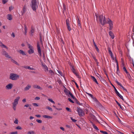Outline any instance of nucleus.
Wrapping results in <instances>:
<instances>
[{
    "label": "nucleus",
    "instance_id": "1",
    "mask_svg": "<svg viewBox=\"0 0 134 134\" xmlns=\"http://www.w3.org/2000/svg\"><path fill=\"white\" fill-rule=\"evenodd\" d=\"M19 77V76L15 74L10 73L9 75V79L12 80H16Z\"/></svg>",
    "mask_w": 134,
    "mask_h": 134
},
{
    "label": "nucleus",
    "instance_id": "2",
    "mask_svg": "<svg viewBox=\"0 0 134 134\" xmlns=\"http://www.w3.org/2000/svg\"><path fill=\"white\" fill-rule=\"evenodd\" d=\"M36 0H32L31 2V8L34 11L36 10Z\"/></svg>",
    "mask_w": 134,
    "mask_h": 134
},
{
    "label": "nucleus",
    "instance_id": "3",
    "mask_svg": "<svg viewBox=\"0 0 134 134\" xmlns=\"http://www.w3.org/2000/svg\"><path fill=\"white\" fill-rule=\"evenodd\" d=\"M77 111L78 112V114L80 117L83 116L85 115V114L82 109L78 107H77Z\"/></svg>",
    "mask_w": 134,
    "mask_h": 134
},
{
    "label": "nucleus",
    "instance_id": "4",
    "mask_svg": "<svg viewBox=\"0 0 134 134\" xmlns=\"http://www.w3.org/2000/svg\"><path fill=\"white\" fill-rule=\"evenodd\" d=\"M66 23L68 29L69 31H70L71 29L69 25V18L66 19Z\"/></svg>",
    "mask_w": 134,
    "mask_h": 134
},
{
    "label": "nucleus",
    "instance_id": "5",
    "mask_svg": "<svg viewBox=\"0 0 134 134\" xmlns=\"http://www.w3.org/2000/svg\"><path fill=\"white\" fill-rule=\"evenodd\" d=\"M89 115L90 116L92 119L93 120L99 122V121L96 118V116H94L93 114L92 113H90L89 114Z\"/></svg>",
    "mask_w": 134,
    "mask_h": 134
},
{
    "label": "nucleus",
    "instance_id": "6",
    "mask_svg": "<svg viewBox=\"0 0 134 134\" xmlns=\"http://www.w3.org/2000/svg\"><path fill=\"white\" fill-rule=\"evenodd\" d=\"M27 9L26 4H25L22 10L21 11V15H23L25 13Z\"/></svg>",
    "mask_w": 134,
    "mask_h": 134
},
{
    "label": "nucleus",
    "instance_id": "7",
    "mask_svg": "<svg viewBox=\"0 0 134 134\" xmlns=\"http://www.w3.org/2000/svg\"><path fill=\"white\" fill-rule=\"evenodd\" d=\"M20 97H18L14 100V102L13 103V105H16L18 104V102L19 99Z\"/></svg>",
    "mask_w": 134,
    "mask_h": 134
},
{
    "label": "nucleus",
    "instance_id": "8",
    "mask_svg": "<svg viewBox=\"0 0 134 134\" xmlns=\"http://www.w3.org/2000/svg\"><path fill=\"white\" fill-rule=\"evenodd\" d=\"M107 23L109 25V30H111L113 27V24L112 21H110V22H107Z\"/></svg>",
    "mask_w": 134,
    "mask_h": 134
},
{
    "label": "nucleus",
    "instance_id": "9",
    "mask_svg": "<svg viewBox=\"0 0 134 134\" xmlns=\"http://www.w3.org/2000/svg\"><path fill=\"white\" fill-rule=\"evenodd\" d=\"M13 87V85L12 83H9L6 86V88L8 90L11 89Z\"/></svg>",
    "mask_w": 134,
    "mask_h": 134
},
{
    "label": "nucleus",
    "instance_id": "10",
    "mask_svg": "<svg viewBox=\"0 0 134 134\" xmlns=\"http://www.w3.org/2000/svg\"><path fill=\"white\" fill-rule=\"evenodd\" d=\"M37 51L38 53H42L41 50V49L40 45L38 42L37 43Z\"/></svg>",
    "mask_w": 134,
    "mask_h": 134
},
{
    "label": "nucleus",
    "instance_id": "11",
    "mask_svg": "<svg viewBox=\"0 0 134 134\" xmlns=\"http://www.w3.org/2000/svg\"><path fill=\"white\" fill-rule=\"evenodd\" d=\"M109 35L111 37L112 39H114L115 37V36L112 32L111 31H110L109 32Z\"/></svg>",
    "mask_w": 134,
    "mask_h": 134
},
{
    "label": "nucleus",
    "instance_id": "12",
    "mask_svg": "<svg viewBox=\"0 0 134 134\" xmlns=\"http://www.w3.org/2000/svg\"><path fill=\"white\" fill-rule=\"evenodd\" d=\"M93 44L95 48L97 51V52H99V49L98 48V47L96 45V44L95 42H94V40H93Z\"/></svg>",
    "mask_w": 134,
    "mask_h": 134
},
{
    "label": "nucleus",
    "instance_id": "13",
    "mask_svg": "<svg viewBox=\"0 0 134 134\" xmlns=\"http://www.w3.org/2000/svg\"><path fill=\"white\" fill-rule=\"evenodd\" d=\"M18 52L20 53V54H21L23 55H26V54L23 50H19Z\"/></svg>",
    "mask_w": 134,
    "mask_h": 134
},
{
    "label": "nucleus",
    "instance_id": "14",
    "mask_svg": "<svg viewBox=\"0 0 134 134\" xmlns=\"http://www.w3.org/2000/svg\"><path fill=\"white\" fill-rule=\"evenodd\" d=\"M91 77L92 79V80H93L97 84H98V83L97 80V79L94 76H91Z\"/></svg>",
    "mask_w": 134,
    "mask_h": 134
},
{
    "label": "nucleus",
    "instance_id": "15",
    "mask_svg": "<svg viewBox=\"0 0 134 134\" xmlns=\"http://www.w3.org/2000/svg\"><path fill=\"white\" fill-rule=\"evenodd\" d=\"M28 52L29 54H31L34 53V50L33 49V48L30 49L28 51Z\"/></svg>",
    "mask_w": 134,
    "mask_h": 134
},
{
    "label": "nucleus",
    "instance_id": "16",
    "mask_svg": "<svg viewBox=\"0 0 134 134\" xmlns=\"http://www.w3.org/2000/svg\"><path fill=\"white\" fill-rule=\"evenodd\" d=\"M103 18V15H100L99 16V21L101 24L102 25V20Z\"/></svg>",
    "mask_w": 134,
    "mask_h": 134
},
{
    "label": "nucleus",
    "instance_id": "17",
    "mask_svg": "<svg viewBox=\"0 0 134 134\" xmlns=\"http://www.w3.org/2000/svg\"><path fill=\"white\" fill-rule=\"evenodd\" d=\"M64 88L65 89L64 90V92L65 93L66 95H68V92L69 91L65 87H64Z\"/></svg>",
    "mask_w": 134,
    "mask_h": 134
},
{
    "label": "nucleus",
    "instance_id": "18",
    "mask_svg": "<svg viewBox=\"0 0 134 134\" xmlns=\"http://www.w3.org/2000/svg\"><path fill=\"white\" fill-rule=\"evenodd\" d=\"M107 23V21L106 20V19L105 16H104L103 22H102V25L103 26L105 24Z\"/></svg>",
    "mask_w": 134,
    "mask_h": 134
},
{
    "label": "nucleus",
    "instance_id": "19",
    "mask_svg": "<svg viewBox=\"0 0 134 134\" xmlns=\"http://www.w3.org/2000/svg\"><path fill=\"white\" fill-rule=\"evenodd\" d=\"M70 67H71L72 68L71 69V70L72 72L73 73V72H75V69L74 68V66L72 65L71 64H70Z\"/></svg>",
    "mask_w": 134,
    "mask_h": 134
},
{
    "label": "nucleus",
    "instance_id": "20",
    "mask_svg": "<svg viewBox=\"0 0 134 134\" xmlns=\"http://www.w3.org/2000/svg\"><path fill=\"white\" fill-rule=\"evenodd\" d=\"M99 76L100 77V78H99V79H100V81L103 83H106V82L105 80L104 79L102 78L100 75H99Z\"/></svg>",
    "mask_w": 134,
    "mask_h": 134
},
{
    "label": "nucleus",
    "instance_id": "21",
    "mask_svg": "<svg viewBox=\"0 0 134 134\" xmlns=\"http://www.w3.org/2000/svg\"><path fill=\"white\" fill-rule=\"evenodd\" d=\"M7 19L9 20H11L12 19V15L10 14H8L7 15Z\"/></svg>",
    "mask_w": 134,
    "mask_h": 134
},
{
    "label": "nucleus",
    "instance_id": "22",
    "mask_svg": "<svg viewBox=\"0 0 134 134\" xmlns=\"http://www.w3.org/2000/svg\"><path fill=\"white\" fill-rule=\"evenodd\" d=\"M31 87V86L30 85H28L26 87L24 88V90L25 91H27L29 90V88Z\"/></svg>",
    "mask_w": 134,
    "mask_h": 134
},
{
    "label": "nucleus",
    "instance_id": "23",
    "mask_svg": "<svg viewBox=\"0 0 134 134\" xmlns=\"http://www.w3.org/2000/svg\"><path fill=\"white\" fill-rule=\"evenodd\" d=\"M74 100L75 101V102L77 104L79 105H83L82 103H80L79 102L76 98Z\"/></svg>",
    "mask_w": 134,
    "mask_h": 134
},
{
    "label": "nucleus",
    "instance_id": "24",
    "mask_svg": "<svg viewBox=\"0 0 134 134\" xmlns=\"http://www.w3.org/2000/svg\"><path fill=\"white\" fill-rule=\"evenodd\" d=\"M43 117L44 118H47L48 119H52V116L46 115H43Z\"/></svg>",
    "mask_w": 134,
    "mask_h": 134
},
{
    "label": "nucleus",
    "instance_id": "25",
    "mask_svg": "<svg viewBox=\"0 0 134 134\" xmlns=\"http://www.w3.org/2000/svg\"><path fill=\"white\" fill-rule=\"evenodd\" d=\"M116 82L117 83V84L119 85L120 87H121L123 89L124 87L117 80H115Z\"/></svg>",
    "mask_w": 134,
    "mask_h": 134
},
{
    "label": "nucleus",
    "instance_id": "26",
    "mask_svg": "<svg viewBox=\"0 0 134 134\" xmlns=\"http://www.w3.org/2000/svg\"><path fill=\"white\" fill-rule=\"evenodd\" d=\"M24 30H25L24 34L25 35H26V33H27V27L25 24H24Z\"/></svg>",
    "mask_w": 134,
    "mask_h": 134
},
{
    "label": "nucleus",
    "instance_id": "27",
    "mask_svg": "<svg viewBox=\"0 0 134 134\" xmlns=\"http://www.w3.org/2000/svg\"><path fill=\"white\" fill-rule=\"evenodd\" d=\"M11 61L12 62H13V63H14L16 65L19 66V64L15 60H14L13 59H11Z\"/></svg>",
    "mask_w": 134,
    "mask_h": 134
},
{
    "label": "nucleus",
    "instance_id": "28",
    "mask_svg": "<svg viewBox=\"0 0 134 134\" xmlns=\"http://www.w3.org/2000/svg\"><path fill=\"white\" fill-rule=\"evenodd\" d=\"M40 40L41 44H42V34L41 33L40 34Z\"/></svg>",
    "mask_w": 134,
    "mask_h": 134
},
{
    "label": "nucleus",
    "instance_id": "29",
    "mask_svg": "<svg viewBox=\"0 0 134 134\" xmlns=\"http://www.w3.org/2000/svg\"><path fill=\"white\" fill-rule=\"evenodd\" d=\"M127 116L129 117H132L133 116V115L131 114L130 112H127Z\"/></svg>",
    "mask_w": 134,
    "mask_h": 134
},
{
    "label": "nucleus",
    "instance_id": "30",
    "mask_svg": "<svg viewBox=\"0 0 134 134\" xmlns=\"http://www.w3.org/2000/svg\"><path fill=\"white\" fill-rule=\"evenodd\" d=\"M115 102L120 107V108L122 110H124V109L122 108L120 104L116 100H115Z\"/></svg>",
    "mask_w": 134,
    "mask_h": 134
},
{
    "label": "nucleus",
    "instance_id": "31",
    "mask_svg": "<svg viewBox=\"0 0 134 134\" xmlns=\"http://www.w3.org/2000/svg\"><path fill=\"white\" fill-rule=\"evenodd\" d=\"M7 52L4 50V49H3L2 50V52L1 53V54L2 55H5Z\"/></svg>",
    "mask_w": 134,
    "mask_h": 134
},
{
    "label": "nucleus",
    "instance_id": "32",
    "mask_svg": "<svg viewBox=\"0 0 134 134\" xmlns=\"http://www.w3.org/2000/svg\"><path fill=\"white\" fill-rule=\"evenodd\" d=\"M0 46L2 48H6L7 49H8V47L3 44L0 45Z\"/></svg>",
    "mask_w": 134,
    "mask_h": 134
},
{
    "label": "nucleus",
    "instance_id": "33",
    "mask_svg": "<svg viewBox=\"0 0 134 134\" xmlns=\"http://www.w3.org/2000/svg\"><path fill=\"white\" fill-rule=\"evenodd\" d=\"M34 88H37L40 89H41V87L37 85H34Z\"/></svg>",
    "mask_w": 134,
    "mask_h": 134
},
{
    "label": "nucleus",
    "instance_id": "34",
    "mask_svg": "<svg viewBox=\"0 0 134 134\" xmlns=\"http://www.w3.org/2000/svg\"><path fill=\"white\" fill-rule=\"evenodd\" d=\"M93 124V127L97 131H98L99 130V129H98V128L96 126L95 124Z\"/></svg>",
    "mask_w": 134,
    "mask_h": 134
},
{
    "label": "nucleus",
    "instance_id": "35",
    "mask_svg": "<svg viewBox=\"0 0 134 134\" xmlns=\"http://www.w3.org/2000/svg\"><path fill=\"white\" fill-rule=\"evenodd\" d=\"M5 56L6 58H8L9 59L12 58V57L9 55L8 53H7L6 54H5Z\"/></svg>",
    "mask_w": 134,
    "mask_h": 134
},
{
    "label": "nucleus",
    "instance_id": "36",
    "mask_svg": "<svg viewBox=\"0 0 134 134\" xmlns=\"http://www.w3.org/2000/svg\"><path fill=\"white\" fill-rule=\"evenodd\" d=\"M73 73L78 78L80 79L81 77L79 76V74L77 72H73Z\"/></svg>",
    "mask_w": 134,
    "mask_h": 134
},
{
    "label": "nucleus",
    "instance_id": "37",
    "mask_svg": "<svg viewBox=\"0 0 134 134\" xmlns=\"http://www.w3.org/2000/svg\"><path fill=\"white\" fill-rule=\"evenodd\" d=\"M43 68L46 70H48V68L46 65L44 64V65L42 66Z\"/></svg>",
    "mask_w": 134,
    "mask_h": 134
},
{
    "label": "nucleus",
    "instance_id": "38",
    "mask_svg": "<svg viewBox=\"0 0 134 134\" xmlns=\"http://www.w3.org/2000/svg\"><path fill=\"white\" fill-rule=\"evenodd\" d=\"M123 69L125 72L126 74H128V73L129 72L127 71V70L126 69V68L125 66H124L123 67Z\"/></svg>",
    "mask_w": 134,
    "mask_h": 134
},
{
    "label": "nucleus",
    "instance_id": "39",
    "mask_svg": "<svg viewBox=\"0 0 134 134\" xmlns=\"http://www.w3.org/2000/svg\"><path fill=\"white\" fill-rule=\"evenodd\" d=\"M63 13H64V11L66 10V6L64 4H63Z\"/></svg>",
    "mask_w": 134,
    "mask_h": 134
},
{
    "label": "nucleus",
    "instance_id": "40",
    "mask_svg": "<svg viewBox=\"0 0 134 134\" xmlns=\"http://www.w3.org/2000/svg\"><path fill=\"white\" fill-rule=\"evenodd\" d=\"M34 31V28H33L32 27L31 28V35L32 36H33V33Z\"/></svg>",
    "mask_w": 134,
    "mask_h": 134
},
{
    "label": "nucleus",
    "instance_id": "41",
    "mask_svg": "<svg viewBox=\"0 0 134 134\" xmlns=\"http://www.w3.org/2000/svg\"><path fill=\"white\" fill-rule=\"evenodd\" d=\"M46 109H48L49 110L51 111H53V110L52 108L49 106H47L46 107Z\"/></svg>",
    "mask_w": 134,
    "mask_h": 134
},
{
    "label": "nucleus",
    "instance_id": "42",
    "mask_svg": "<svg viewBox=\"0 0 134 134\" xmlns=\"http://www.w3.org/2000/svg\"><path fill=\"white\" fill-rule=\"evenodd\" d=\"M35 132L33 131H29L27 132V134H34Z\"/></svg>",
    "mask_w": 134,
    "mask_h": 134
},
{
    "label": "nucleus",
    "instance_id": "43",
    "mask_svg": "<svg viewBox=\"0 0 134 134\" xmlns=\"http://www.w3.org/2000/svg\"><path fill=\"white\" fill-rule=\"evenodd\" d=\"M8 0H2V2L3 4H5L7 2Z\"/></svg>",
    "mask_w": 134,
    "mask_h": 134
},
{
    "label": "nucleus",
    "instance_id": "44",
    "mask_svg": "<svg viewBox=\"0 0 134 134\" xmlns=\"http://www.w3.org/2000/svg\"><path fill=\"white\" fill-rule=\"evenodd\" d=\"M72 82H74L75 83V85H76V87L77 88H79V86H78L77 84V83L74 80H72Z\"/></svg>",
    "mask_w": 134,
    "mask_h": 134
},
{
    "label": "nucleus",
    "instance_id": "45",
    "mask_svg": "<svg viewBox=\"0 0 134 134\" xmlns=\"http://www.w3.org/2000/svg\"><path fill=\"white\" fill-rule=\"evenodd\" d=\"M100 132L104 134H108V133L106 131L101 130L100 131Z\"/></svg>",
    "mask_w": 134,
    "mask_h": 134
},
{
    "label": "nucleus",
    "instance_id": "46",
    "mask_svg": "<svg viewBox=\"0 0 134 134\" xmlns=\"http://www.w3.org/2000/svg\"><path fill=\"white\" fill-rule=\"evenodd\" d=\"M108 51H109V54H112L113 53H112V52L111 51L110 48L109 47L108 48Z\"/></svg>",
    "mask_w": 134,
    "mask_h": 134
},
{
    "label": "nucleus",
    "instance_id": "47",
    "mask_svg": "<svg viewBox=\"0 0 134 134\" xmlns=\"http://www.w3.org/2000/svg\"><path fill=\"white\" fill-rule=\"evenodd\" d=\"M70 118L73 122H75L77 121L76 120L73 119L72 117H70Z\"/></svg>",
    "mask_w": 134,
    "mask_h": 134
},
{
    "label": "nucleus",
    "instance_id": "48",
    "mask_svg": "<svg viewBox=\"0 0 134 134\" xmlns=\"http://www.w3.org/2000/svg\"><path fill=\"white\" fill-rule=\"evenodd\" d=\"M66 110H67L68 111H69V112H71V109L69 108L66 107Z\"/></svg>",
    "mask_w": 134,
    "mask_h": 134
},
{
    "label": "nucleus",
    "instance_id": "49",
    "mask_svg": "<svg viewBox=\"0 0 134 134\" xmlns=\"http://www.w3.org/2000/svg\"><path fill=\"white\" fill-rule=\"evenodd\" d=\"M127 74V76L128 78H129V79L130 80H131V77L130 74H129V72H128V74Z\"/></svg>",
    "mask_w": 134,
    "mask_h": 134
},
{
    "label": "nucleus",
    "instance_id": "50",
    "mask_svg": "<svg viewBox=\"0 0 134 134\" xmlns=\"http://www.w3.org/2000/svg\"><path fill=\"white\" fill-rule=\"evenodd\" d=\"M49 72L51 74V75H54V73L53 71L52 70H50L49 71Z\"/></svg>",
    "mask_w": 134,
    "mask_h": 134
},
{
    "label": "nucleus",
    "instance_id": "51",
    "mask_svg": "<svg viewBox=\"0 0 134 134\" xmlns=\"http://www.w3.org/2000/svg\"><path fill=\"white\" fill-rule=\"evenodd\" d=\"M69 95L71 96V97L73 96V95L69 91L68 92V95L69 96Z\"/></svg>",
    "mask_w": 134,
    "mask_h": 134
},
{
    "label": "nucleus",
    "instance_id": "52",
    "mask_svg": "<svg viewBox=\"0 0 134 134\" xmlns=\"http://www.w3.org/2000/svg\"><path fill=\"white\" fill-rule=\"evenodd\" d=\"M117 72H116V73L119 75L118 73V71H119V65L117 66Z\"/></svg>",
    "mask_w": 134,
    "mask_h": 134
},
{
    "label": "nucleus",
    "instance_id": "53",
    "mask_svg": "<svg viewBox=\"0 0 134 134\" xmlns=\"http://www.w3.org/2000/svg\"><path fill=\"white\" fill-rule=\"evenodd\" d=\"M16 129L18 130H22V128L20 126H18L16 127Z\"/></svg>",
    "mask_w": 134,
    "mask_h": 134
},
{
    "label": "nucleus",
    "instance_id": "54",
    "mask_svg": "<svg viewBox=\"0 0 134 134\" xmlns=\"http://www.w3.org/2000/svg\"><path fill=\"white\" fill-rule=\"evenodd\" d=\"M48 100L50 101V102H51L54 103V104H55V103L54 102V101H53L52 99H48Z\"/></svg>",
    "mask_w": 134,
    "mask_h": 134
},
{
    "label": "nucleus",
    "instance_id": "55",
    "mask_svg": "<svg viewBox=\"0 0 134 134\" xmlns=\"http://www.w3.org/2000/svg\"><path fill=\"white\" fill-rule=\"evenodd\" d=\"M57 71L58 73L61 76H63V73L61 71L58 70Z\"/></svg>",
    "mask_w": 134,
    "mask_h": 134
},
{
    "label": "nucleus",
    "instance_id": "56",
    "mask_svg": "<svg viewBox=\"0 0 134 134\" xmlns=\"http://www.w3.org/2000/svg\"><path fill=\"white\" fill-rule=\"evenodd\" d=\"M68 100L70 102L72 103H74V102L70 98H68Z\"/></svg>",
    "mask_w": 134,
    "mask_h": 134
},
{
    "label": "nucleus",
    "instance_id": "57",
    "mask_svg": "<svg viewBox=\"0 0 134 134\" xmlns=\"http://www.w3.org/2000/svg\"><path fill=\"white\" fill-rule=\"evenodd\" d=\"M36 121L39 123H41L42 122V121L39 119H36Z\"/></svg>",
    "mask_w": 134,
    "mask_h": 134
},
{
    "label": "nucleus",
    "instance_id": "58",
    "mask_svg": "<svg viewBox=\"0 0 134 134\" xmlns=\"http://www.w3.org/2000/svg\"><path fill=\"white\" fill-rule=\"evenodd\" d=\"M18 133L17 131L13 132L10 133V134H17Z\"/></svg>",
    "mask_w": 134,
    "mask_h": 134
},
{
    "label": "nucleus",
    "instance_id": "59",
    "mask_svg": "<svg viewBox=\"0 0 134 134\" xmlns=\"http://www.w3.org/2000/svg\"><path fill=\"white\" fill-rule=\"evenodd\" d=\"M27 45L28 46V48H33V47L32 46H31L29 43H28Z\"/></svg>",
    "mask_w": 134,
    "mask_h": 134
},
{
    "label": "nucleus",
    "instance_id": "60",
    "mask_svg": "<svg viewBox=\"0 0 134 134\" xmlns=\"http://www.w3.org/2000/svg\"><path fill=\"white\" fill-rule=\"evenodd\" d=\"M32 105L35 107H38V104L36 103H33Z\"/></svg>",
    "mask_w": 134,
    "mask_h": 134
},
{
    "label": "nucleus",
    "instance_id": "61",
    "mask_svg": "<svg viewBox=\"0 0 134 134\" xmlns=\"http://www.w3.org/2000/svg\"><path fill=\"white\" fill-rule=\"evenodd\" d=\"M31 106V104H26V105H24V107H27L29 106Z\"/></svg>",
    "mask_w": 134,
    "mask_h": 134
},
{
    "label": "nucleus",
    "instance_id": "62",
    "mask_svg": "<svg viewBox=\"0 0 134 134\" xmlns=\"http://www.w3.org/2000/svg\"><path fill=\"white\" fill-rule=\"evenodd\" d=\"M86 93L87 94L90 96V97H91V98H92L93 97V95L91 94H90V93H87V92H86Z\"/></svg>",
    "mask_w": 134,
    "mask_h": 134
},
{
    "label": "nucleus",
    "instance_id": "63",
    "mask_svg": "<svg viewBox=\"0 0 134 134\" xmlns=\"http://www.w3.org/2000/svg\"><path fill=\"white\" fill-rule=\"evenodd\" d=\"M18 119H16L15 120V121H14V123L15 124H18Z\"/></svg>",
    "mask_w": 134,
    "mask_h": 134
},
{
    "label": "nucleus",
    "instance_id": "64",
    "mask_svg": "<svg viewBox=\"0 0 134 134\" xmlns=\"http://www.w3.org/2000/svg\"><path fill=\"white\" fill-rule=\"evenodd\" d=\"M13 7L12 6L9 7V10L10 11L11 10H13Z\"/></svg>",
    "mask_w": 134,
    "mask_h": 134
}]
</instances>
